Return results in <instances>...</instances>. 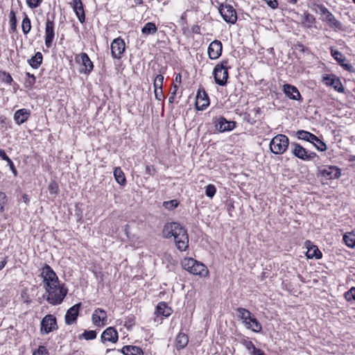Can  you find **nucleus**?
I'll use <instances>...</instances> for the list:
<instances>
[{"instance_id": "obj_34", "label": "nucleus", "mask_w": 355, "mask_h": 355, "mask_svg": "<svg viewBox=\"0 0 355 355\" xmlns=\"http://www.w3.org/2000/svg\"><path fill=\"white\" fill-rule=\"evenodd\" d=\"M157 31V28L155 24L153 22L146 23L141 29V32L144 35H153Z\"/></svg>"}, {"instance_id": "obj_35", "label": "nucleus", "mask_w": 355, "mask_h": 355, "mask_svg": "<svg viewBox=\"0 0 355 355\" xmlns=\"http://www.w3.org/2000/svg\"><path fill=\"white\" fill-rule=\"evenodd\" d=\"M315 17L310 13H304L303 19H302V24L304 28H311L312 24L315 22Z\"/></svg>"}, {"instance_id": "obj_11", "label": "nucleus", "mask_w": 355, "mask_h": 355, "mask_svg": "<svg viewBox=\"0 0 355 355\" xmlns=\"http://www.w3.org/2000/svg\"><path fill=\"white\" fill-rule=\"evenodd\" d=\"M291 146L293 147L292 150L293 155L302 160H310L316 156L314 152L308 153L306 150L300 144H292Z\"/></svg>"}, {"instance_id": "obj_14", "label": "nucleus", "mask_w": 355, "mask_h": 355, "mask_svg": "<svg viewBox=\"0 0 355 355\" xmlns=\"http://www.w3.org/2000/svg\"><path fill=\"white\" fill-rule=\"evenodd\" d=\"M322 81L328 86H331L338 92H343L345 89L340 80L335 75L326 74L322 78Z\"/></svg>"}, {"instance_id": "obj_16", "label": "nucleus", "mask_w": 355, "mask_h": 355, "mask_svg": "<svg viewBox=\"0 0 355 355\" xmlns=\"http://www.w3.org/2000/svg\"><path fill=\"white\" fill-rule=\"evenodd\" d=\"M92 322L95 326L103 327L105 324L107 316L105 311L98 308L94 310L92 316Z\"/></svg>"}, {"instance_id": "obj_2", "label": "nucleus", "mask_w": 355, "mask_h": 355, "mask_svg": "<svg viewBox=\"0 0 355 355\" xmlns=\"http://www.w3.org/2000/svg\"><path fill=\"white\" fill-rule=\"evenodd\" d=\"M162 234L165 238L174 237L175 245L180 251L189 247V236L187 230L178 223H168L164 225Z\"/></svg>"}, {"instance_id": "obj_20", "label": "nucleus", "mask_w": 355, "mask_h": 355, "mask_svg": "<svg viewBox=\"0 0 355 355\" xmlns=\"http://www.w3.org/2000/svg\"><path fill=\"white\" fill-rule=\"evenodd\" d=\"M283 91L286 96L292 100L302 101L301 94L297 88L290 84H284L283 85Z\"/></svg>"}, {"instance_id": "obj_60", "label": "nucleus", "mask_w": 355, "mask_h": 355, "mask_svg": "<svg viewBox=\"0 0 355 355\" xmlns=\"http://www.w3.org/2000/svg\"><path fill=\"white\" fill-rule=\"evenodd\" d=\"M146 171L148 174H150V167L149 166H146Z\"/></svg>"}, {"instance_id": "obj_27", "label": "nucleus", "mask_w": 355, "mask_h": 355, "mask_svg": "<svg viewBox=\"0 0 355 355\" xmlns=\"http://www.w3.org/2000/svg\"><path fill=\"white\" fill-rule=\"evenodd\" d=\"M189 343L188 336L182 332H180L175 338V347L178 350L184 349Z\"/></svg>"}, {"instance_id": "obj_13", "label": "nucleus", "mask_w": 355, "mask_h": 355, "mask_svg": "<svg viewBox=\"0 0 355 355\" xmlns=\"http://www.w3.org/2000/svg\"><path fill=\"white\" fill-rule=\"evenodd\" d=\"M209 105V99L204 89L199 88L196 100V108L198 110H204Z\"/></svg>"}, {"instance_id": "obj_18", "label": "nucleus", "mask_w": 355, "mask_h": 355, "mask_svg": "<svg viewBox=\"0 0 355 355\" xmlns=\"http://www.w3.org/2000/svg\"><path fill=\"white\" fill-rule=\"evenodd\" d=\"M80 306L81 303H78L67 310L64 317L66 324H72L76 321Z\"/></svg>"}, {"instance_id": "obj_8", "label": "nucleus", "mask_w": 355, "mask_h": 355, "mask_svg": "<svg viewBox=\"0 0 355 355\" xmlns=\"http://www.w3.org/2000/svg\"><path fill=\"white\" fill-rule=\"evenodd\" d=\"M215 128L220 132L230 131L235 128L236 122L234 121H227L223 116L216 117L213 119Z\"/></svg>"}, {"instance_id": "obj_45", "label": "nucleus", "mask_w": 355, "mask_h": 355, "mask_svg": "<svg viewBox=\"0 0 355 355\" xmlns=\"http://www.w3.org/2000/svg\"><path fill=\"white\" fill-rule=\"evenodd\" d=\"M86 340H93L96 337V333L95 331H85L82 335Z\"/></svg>"}, {"instance_id": "obj_36", "label": "nucleus", "mask_w": 355, "mask_h": 355, "mask_svg": "<svg viewBox=\"0 0 355 355\" xmlns=\"http://www.w3.org/2000/svg\"><path fill=\"white\" fill-rule=\"evenodd\" d=\"M343 241L345 244L349 248L355 246V235L352 233H347L343 236Z\"/></svg>"}, {"instance_id": "obj_28", "label": "nucleus", "mask_w": 355, "mask_h": 355, "mask_svg": "<svg viewBox=\"0 0 355 355\" xmlns=\"http://www.w3.org/2000/svg\"><path fill=\"white\" fill-rule=\"evenodd\" d=\"M236 312L238 313V317L243 321L245 326L249 324V320L254 316L248 310L244 308H238Z\"/></svg>"}, {"instance_id": "obj_59", "label": "nucleus", "mask_w": 355, "mask_h": 355, "mask_svg": "<svg viewBox=\"0 0 355 355\" xmlns=\"http://www.w3.org/2000/svg\"><path fill=\"white\" fill-rule=\"evenodd\" d=\"M6 264V261L5 260L0 261V270H2Z\"/></svg>"}, {"instance_id": "obj_10", "label": "nucleus", "mask_w": 355, "mask_h": 355, "mask_svg": "<svg viewBox=\"0 0 355 355\" xmlns=\"http://www.w3.org/2000/svg\"><path fill=\"white\" fill-rule=\"evenodd\" d=\"M125 49V44L123 39H114L111 44L112 56L115 59H120Z\"/></svg>"}, {"instance_id": "obj_5", "label": "nucleus", "mask_w": 355, "mask_h": 355, "mask_svg": "<svg viewBox=\"0 0 355 355\" xmlns=\"http://www.w3.org/2000/svg\"><path fill=\"white\" fill-rule=\"evenodd\" d=\"M289 144L288 138L284 135H277L270 142V150L276 155L283 154Z\"/></svg>"}, {"instance_id": "obj_58", "label": "nucleus", "mask_w": 355, "mask_h": 355, "mask_svg": "<svg viewBox=\"0 0 355 355\" xmlns=\"http://www.w3.org/2000/svg\"><path fill=\"white\" fill-rule=\"evenodd\" d=\"M23 200L25 203H28L29 202V198L27 194H24L22 196Z\"/></svg>"}, {"instance_id": "obj_57", "label": "nucleus", "mask_w": 355, "mask_h": 355, "mask_svg": "<svg viewBox=\"0 0 355 355\" xmlns=\"http://www.w3.org/2000/svg\"><path fill=\"white\" fill-rule=\"evenodd\" d=\"M181 78H182V76H181L180 73L177 74L176 76H175V82L178 83L179 84H180L181 83Z\"/></svg>"}, {"instance_id": "obj_61", "label": "nucleus", "mask_w": 355, "mask_h": 355, "mask_svg": "<svg viewBox=\"0 0 355 355\" xmlns=\"http://www.w3.org/2000/svg\"><path fill=\"white\" fill-rule=\"evenodd\" d=\"M11 80H12V77L10 75H8V76L7 78V81L10 82Z\"/></svg>"}, {"instance_id": "obj_41", "label": "nucleus", "mask_w": 355, "mask_h": 355, "mask_svg": "<svg viewBox=\"0 0 355 355\" xmlns=\"http://www.w3.org/2000/svg\"><path fill=\"white\" fill-rule=\"evenodd\" d=\"M48 189L51 194H57L59 191L58 183L55 181H51L49 184Z\"/></svg>"}, {"instance_id": "obj_21", "label": "nucleus", "mask_w": 355, "mask_h": 355, "mask_svg": "<svg viewBox=\"0 0 355 355\" xmlns=\"http://www.w3.org/2000/svg\"><path fill=\"white\" fill-rule=\"evenodd\" d=\"M331 54L332 57L341 65L345 69L352 71L353 69V67L349 64L345 63V55L336 49H331Z\"/></svg>"}, {"instance_id": "obj_42", "label": "nucleus", "mask_w": 355, "mask_h": 355, "mask_svg": "<svg viewBox=\"0 0 355 355\" xmlns=\"http://www.w3.org/2000/svg\"><path fill=\"white\" fill-rule=\"evenodd\" d=\"M216 192V189L214 185L208 184L206 187L205 194L207 197L213 198Z\"/></svg>"}, {"instance_id": "obj_51", "label": "nucleus", "mask_w": 355, "mask_h": 355, "mask_svg": "<svg viewBox=\"0 0 355 355\" xmlns=\"http://www.w3.org/2000/svg\"><path fill=\"white\" fill-rule=\"evenodd\" d=\"M0 158L5 160L6 162L8 163V166H10V164H13L12 161L8 157L4 150L1 148H0Z\"/></svg>"}, {"instance_id": "obj_32", "label": "nucleus", "mask_w": 355, "mask_h": 355, "mask_svg": "<svg viewBox=\"0 0 355 355\" xmlns=\"http://www.w3.org/2000/svg\"><path fill=\"white\" fill-rule=\"evenodd\" d=\"M296 135L299 139L305 140L309 142H311V140L316 139V136L315 135L305 130H298Z\"/></svg>"}, {"instance_id": "obj_55", "label": "nucleus", "mask_w": 355, "mask_h": 355, "mask_svg": "<svg viewBox=\"0 0 355 355\" xmlns=\"http://www.w3.org/2000/svg\"><path fill=\"white\" fill-rule=\"evenodd\" d=\"M192 32L196 34H200V26L198 25H195L191 28Z\"/></svg>"}, {"instance_id": "obj_22", "label": "nucleus", "mask_w": 355, "mask_h": 355, "mask_svg": "<svg viewBox=\"0 0 355 355\" xmlns=\"http://www.w3.org/2000/svg\"><path fill=\"white\" fill-rule=\"evenodd\" d=\"M305 245L307 248L306 255L308 259L315 258L319 259L322 257V252L319 250L318 248L313 245L310 241H306Z\"/></svg>"}, {"instance_id": "obj_49", "label": "nucleus", "mask_w": 355, "mask_h": 355, "mask_svg": "<svg viewBox=\"0 0 355 355\" xmlns=\"http://www.w3.org/2000/svg\"><path fill=\"white\" fill-rule=\"evenodd\" d=\"M6 201L7 198L5 193L0 191V212L3 211Z\"/></svg>"}, {"instance_id": "obj_43", "label": "nucleus", "mask_w": 355, "mask_h": 355, "mask_svg": "<svg viewBox=\"0 0 355 355\" xmlns=\"http://www.w3.org/2000/svg\"><path fill=\"white\" fill-rule=\"evenodd\" d=\"M345 297L347 301H355V287H352L350 290L346 292Z\"/></svg>"}, {"instance_id": "obj_30", "label": "nucleus", "mask_w": 355, "mask_h": 355, "mask_svg": "<svg viewBox=\"0 0 355 355\" xmlns=\"http://www.w3.org/2000/svg\"><path fill=\"white\" fill-rule=\"evenodd\" d=\"M42 54L40 52H37L34 56L28 60V63L33 68L37 69L42 64Z\"/></svg>"}, {"instance_id": "obj_54", "label": "nucleus", "mask_w": 355, "mask_h": 355, "mask_svg": "<svg viewBox=\"0 0 355 355\" xmlns=\"http://www.w3.org/2000/svg\"><path fill=\"white\" fill-rule=\"evenodd\" d=\"M177 89H178V86L177 85H174L173 92L171 93V96L168 98V102L170 103H173V101H174V98H175V94H176V92H177Z\"/></svg>"}, {"instance_id": "obj_19", "label": "nucleus", "mask_w": 355, "mask_h": 355, "mask_svg": "<svg viewBox=\"0 0 355 355\" xmlns=\"http://www.w3.org/2000/svg\"><path fill=\"white\" fill-rule=\"evenodd\" d=\"M70 5L73 8L79 21L81 24H83L85 21V14L82 1L73 0V1L70 3Z\"/></svg>"}, {"instance_id": "obj_50", "label": "nucleus", "mask_w": 355, "mask_h": 355, "mask_svg": "<svg viewBox=\"0 0 355 355\" xmlns=\"http://www.w3.org/2000/svg\"><path fill=\"white\" fill-rule=\"evenodd\" d=\"M33 355H49V352L45 347L40 346L39 348L33 352Z\"/></svg>"}, {"instance_id": "obj_23", "label": "nucleus", "mask_w": 355, "mask_h": 355, "mask_svg": "<svg viewBox=\"0 0 355 355\" xmlns=\"http://www.w3.org/2000/svg\"><path fill=\"white\" fill-rule=\"evenodd\" d=\"M118 338V333L113 327L107 328L101 335L103 342L109 341L115 343Z\"/></svg>"}, {"instance_id": "obj_62", "label": "nucleus", "mask_w": 355, "mask_h": 355, "mask_svg": "<svg viewBox=\"0 0 355 355\" xmlns=\"http://www.w3.org/2000/svg\"><path fill=\"white\" fill-rule=\"evenodd\" d=\"M297 1V0H291V2L293 3H296Z\"/></svg>"}, {"instance_id": "obj_63", "label": "nucleus", "mask_w": 355, "mask_h": 355, "mask_svg": "<svg viewBox=\"0 0 355 355\" xmlns=\"http://www.w3.org/2000/svg\"><path fill=\"white\" fill-rule=\"evenodd\" d=\"M259 110H260V108H258L257 110V112H259Z\"/></svg>"}, {"instance_id": "obj_33", "label": "nucleus", "mask_w": 355, "mask_h": 355, "mask_svg": "<svg viewBox=\"0 0 355 355\" xmlns=\"http://www.w3.org/2000/svg\"><path fill=\"white\" fill-rule=\"evenodd\" d=\"M114 176L116 181L121 185H124L126 182L124 173L120 167H116L114 170Z\"/></svg>"}, {"instance_id": "obj_7", "label": "nucleus", "mask_w": 355, "mask_h": 355, "mask_svg": "<svg viewBox=\"0 0 355 355\" xmlns=\"http://www.w3.org/2000/svg\"><path fill=\"white\" fill-rule=\"evenodd\" d=\"M58 329L56 318L53 315H46L41 321L40 331L42 334H48Z\"/></svg>"}, {"instance_id": "obj_25", "label": "nucleus", "mask_w": 355, "mask_h": 355, "mask_svg": "<svg viewBox=\"0 0 355 355\" xmlns=\"http://www.w3.org/2000/svg\"><path fill=\"white\" fill-rule=\"evenodd\" d=\"M172 313L171 309L167 306L166 303L164 302H159L155 312V314L158 317L159 315L164 317L169 316Z\"/></svg>"}, {"instance_id": "obj_12", "label": "nucleus", "mask_w": 355, "mask_h": 355, "mask_svg": "<svg viewBox=\"0 0 355 355\" xmlns=\"http://www.w3.org/2000/svg\"><path fill=\"white\" fill-rule=\"evenodd\" d=\"M76 61L81 63L83 66V69L81 70L85 74H89L93 70L94 64L89 59L88 55L85 53H81L80 54L76 56Z\"/></svg>"}, {"instance_id": "obj_38", "label": "nucleus", "mask_w": 355, "mask_h": 355, "mask_svg": "<svg viewBox=\"0 0 355 355\" xmlns=\"http://www.w3.org/2000/svg\"><path fill=\"white\" fill-rule=\"evenodd\" d=\"M311 143L313 144L316 148L320 151H324L327 150L326 144L322 141L318 137L315 140H311Z\"/></svg>"}, {"instance_id": "obj_1", "label": "nucleus", "mask_w": 355, "mask_h": 355, "mask_svg": "<svg viewBox=\"0 0 355 355\" xmlns=\"http://www.w3.org/2000/svg\"><path fill=\"white\" fill-rule=\"evenodd\" d=\"M41 270L40 276L46 291L44 297L52 305L61 304L67 295V289L60 284L55 272L48 264L45 263Z\"/></svg>"}, {"instance_id": "obj_3", "label": "nucleus", "mask_w": 355, "mask_h": 355, "mask_svg": "<svg viewBox=\"0 0 355 355\" xmlns=\"http://www.w3.org/2000/svg\"><path fill=\"white\" fill-rule=\"evenodd\" d=\"M182 266L184 270L193 275L205 277L209 272L205 265L193 258H184L182 261Z\"/></svg>"}, {"instance_id": "obj_47", "label": "nucleus", "mask_w": 355, "mask_h": 355, "mask_svg": "<svg viewBox=\"0 0 355 355\" xmlns=\"http://www.w3.org/2000/svg\"><path fill=\"white\" fill-rule=\"evenodd\" d=\"M26 76H28V79L26 80V86L31 87L35 83V77L28 72L26 73Z\"/></svg>"}, {"instance_id": "obj_9", "label": "nucleus", "mask_w": 355, "mask_h": 355, "mask_svg": "<svg viewBox=\"0 0 355 355\" xmlns=\"http://www.w3.org/2000/svg\"><path fill=\"white\" fill-rule=\"evenodd\" d=\"M318 172L326 180H334L341 175L340 168L334 166H326L319 169Z\"/></svg>"}, {"instance_id": "obj_53", "label": "nucleus", "mask_w": 355, "mask_h": 355, "mask_svg": "<svg viewBox=\"0 0 355 355\" xmlns=\"http://www.w3.org/2000/svg\"><path fill=\"white\" fill-rule=\"evenodd\" d=\"M251 355H266L261 349L254 347L252 349L251 352H249Z\"/></svg>"}, {"instance_id": "obj_15", "label": "nucleus", "mask_w": 355, "mask_h": 355, "mask_svg": "<svg viewBox=\"0 0 355 355\" xmlns=\"http://www.w3.org/2000/svg\"><path fill=\"white\" fill-rule=\"evenodd\" d=\"M223 44L220 41L215 40L208 47L207 53L211 60L218 59L222 53Z\"/></svg>"}, {"instance_id": "obj_17", "label": "nucleus", "mask_w": 355, "mask_h": 355, "mask_svg": "<svg viewBox=\"0 0 355 355\" xmlns=\"http://www.w3.org/2000/svg\"><path fill=\"white\" fill-rule=\"evenodd\" d=\"M54 37V22L48 18L45 25V45L46 47H51Z\"/></svg>"}, {"instance_id": "obj_6", "label": "nucleus", "mask_w": 355, "mask_h": 355, "mask_svg": "<svg viewBox=\"0 0 355 355\" xmlns=\"http://www.w3.org/2000/svg\"><path fill=\"white\" fill-rule=\"evenodd\" d=\"M218 11L223 19L230 24H235L237 20L236 10L231 5L220 4L218 7Z\"/></svg>"}, {"instance_id": "obj_24", "label": "nucleus", "mask_w": 355, "mask_h": 355, "mask_svg": "<svg viewBox=\"0 0 355 355\" xmlns=\"http://www.w3.org/2000/svg\"><path fill=\"white\" fill-rule=\"evenodd\" d=\"M31 116L30 110L22 108L18 110L14 114V120L18 125H21L26 122Z\"/></svg>"}, {"instance_id": "obj_52", "label": "nucleus", "mask_w": 355, "mask_h": 355, "mask_svg": "<svg viewBox=\"0 0 355 355\" xmlns=\"http://www.w3.org/2000/svg\"><path fill=\"white\" fill-rule=\"evenodd\" d=\"M155 97L158 101H162L164 99V96L163 94L162 89H157V90H154Z\"/></svg>"}, {"instance_id": "obj_56", "label": "nucleus", "mask_w": 355, "mask_h": 355, "mask_svg": "<svg viewBox=\"0 0 355 355\" xmlns=\"http://www.w3.org/2000/svg\"><path fill=\"white\" fill-rule=\"evenodd\" d=\"M9 167H10V170L12 171V172L13 173L14 175L17 176V171L16 170V168H15L14 164H10Z\"/></svg>"}, {"instance_id": "obj_46", "label": "nucleus", "mask_w": 355, "mask_h": 355, "mask_svg": "<svg viewBox=\"0 0 355 355\" xmlns=\"http://www.w3.org/2000/svg\"><path fill=\"white\" fill-rule=\"evenodd\" d=\"M10 24L11 28L15 31L16 29L17 19L15 13L14 11L11 10L10 12Z\"/></svg>"}, {"instance_id": "obj_48", "label": "nucleus", "mask_w": 355, "mask_h": 355, "mask_svg": "<svg viewBox=\"0 0 355 355\" xmlns=\"http://www.w3.org/2000/svg\"><path fill=\"white\" fill-rule=\"evenodd\" d=\"M42 1V0H26L28 6L32 9L38 7Z\"/></svg>"}, {"instance_id": "obj_37", "label": "nucleus", "mask_w": 355, "mask_h": 355, "mask_svg": "<svg viewBox=\"0 0 355 355\" xmlns=\"http://www.w3.org/2000/svg\"><path fill=\"white\" fill-rule=\"evenodd\" d=\"M21 28H22L23 33L25 35L28 34L31 29V20L28 17L27 15H26L25 17L22 20Z\"/></svg>"}, {"instance_id": "obj_31", "label": "nucleus", "mask_w": 355, "mask_h": 355, "mask_svg": "<svg viewBox=\"0 0 355 355\" xmlns=\"http://www.w3.org/2000/svg\"><path fill=\"white\" fill-rule=\"evenodd\" d=\"M249 324L245 325L247 329H251L252 331L259 333L262 330V326L261 323L253 316V318L249 320Z\"/></svg>"}, {"instance_id": "obj_4", "label": "nucleus", "mask_w": 355, "mask_h": 355, "mask_svg": "<svg viewBox=\"0 0 355 355\" xmlns=\"http://www.w3.org/2000/svg\"><path fill=\"white\" fill-rule=\"evenodd\" d=\"M230 68L227 60H224L215 66L213 75L217 85L225 86L227 84L229 77L228 69Z\"/></svg>"}, {"instance_id": "obj_29", "label": "nucleus", "mask_w": 355, "mask_h": 355, "mask_svg": "<svg viewBox=\"0 0 355 355\" xmlns=\"http://www.w3.org/2000/svg\"><path fill=\"white\" fill-rule=\"evenodd\" d=\"M324 13L327 12V20L328 23L330 24V26L333 28L342 30L343 25L342 24L336 19L334 15L330 12L327 8H325V11H323Z\"/></svg>"}, {"instance_id": "obj_40", "label": "nucleus", "mask_w": 355, "mask_h": 355, "mask_svg": "<svg viewBox=\"0 0 355 355\" xmlns=\"http://www.w3.org/2000/svg\"><path fill=\"white\" fill-rule=\"evenodd\" d=\"M177 200H171L163 202V207L168 210H173L178 206Z\"/></svg>"}, {"instance_id": "obj_26", "label": "nucleus", "mask_w": 355, "mask_h": 355, "mask_svg": "<svg viewBox=\"0 0 355 355\" xmlns=\"http://www.w3.org/2000/svg\"><path fill=\"white\" fill-rule=\"evenodd\" d=\"M121 352L124 355H144L143 350L135 345H125L122 347Z\"/></svg>"}, {"instance_id": "obj_39", "label": "nucleus", "mask_w": 355, "mask_h": 355, "mask_svg": "<svg viewBox=\"0 0 355 355\" xmlns=\"http://www.w3.org/2000/svg\"><path fill=\"white\" fill-rule=\"evenodd\" d=\"M163 81L164 76L161 74L157 75L153 83L154 90H157V89H162Z\"/></svg>"}, {"instance_id": "obj_44", "label": "nucleus", "mask_w": 355, "mask_h": 355, "mask_svg": "<svg viewBox=\"0 0 355 355\" xmlns=\"http://www.w3.org/2000/svg\"><path fill=\"white\" fill-rule=\"evenodd\" d=\"M241 343L245 346L247 350L250 352L252 349H253L255 346L252 343V341L249 340L248 338H243L241 340Z\"/></svg>"}, {"instance_id": "obj_64", "label": "nucleus", "mask_w": 355, "mask_h": 355, "mask_svg": "<svg viewBox=\"0 0 355 355\" xmlns=\"http://www.w3.org/2000/svg\"><path fill=\"white\" fill-rule=\"evenodd\" d=\"M353 1H354V3H355V0H353Z\"/></svg>"}]
</instances>
